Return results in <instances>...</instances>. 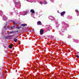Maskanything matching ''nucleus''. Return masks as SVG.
<instances>
[{
    "instance_id": "nucleus-13",
    "label": "nucleus",
    "mask_w": 79,
    "mask_h": 79,
    "mask_svg": "<svg viewBox=\"0 0 79 79\" xmlns=\"http://www.w3.org/2000/svg\"><path fill=\"white\" fill-rule=\"evenodd\" d=\"M14 40L15 42H17V40H18L16 38H15Z\"/></svg>"
},
{
    "instance_id": "nucleus-6",
    "label": "nucleus",
    "mask_w": 79,
    "mask_h": 79,
    "mask_svg": "<svg viewBox=\"0 0 79 79\" xmlns=\"http://www.w3.org/2000/svg\"><path fill=\"white\" fill-rule=\"evenodd\" d=\"M64 14H65V11H63L62 12H61L60 15L61 16H63V15H64Z\"/></svg>"
},
{
    "instance_id": "nucleus-25",
    "label": "nucleus",
    "mask_w": 79,
    "mask_h": 79,
    "mask_svg": "<svg viewBox=\"0 0 79 79\" xmlns=\"http://www.w3.org/2000/svg\"><path fill=\"white\" fill-rule=\"evenodd\" d=\"M16 32H18V31H17Z\"/></svg>"
},
{
    "instance_id": "nucleus-12",
    "label": "nucleus",
    "mask_w": 79,
    "mask_h": 79,
    "mask_svg": "<svg viewBox=\"0 0 79 79\" xmlns=\"http://www.w3.org/2000/svg\"><path fill=\"white\" fill-rule=\"evenodd\" d=\"M44 5H46V4H47V2L46 1H44L43 3Z\"/></svg>"
},
{
    "instance_id": "nucleus-14",
    "label": "nucleus",
    "mask_w": 79,
    "mask_h": 79,
    "mask_svg": "<svg viewBox=\"0 0 79 79\" xmlns=\"http://www.w3.org/2000/svg\"><path fill=\"white\" fill-rule=\"evenodd\" d=\"M14 33V31H11V32H10L9 33V34H13Z\"/></svg>"
},
{
    "instance_id": "nucleus-15",
    "label": "nucleus",
    "mask_w": 79,
    "mask_h": 79,
    "mask_svg": "<svg viewBox=\"0 0 79 79\" xmlns=\"http://www.w3.org/2000/svg\"><path fill=\"white\" fill-rule=\"evenodd\" d=\"M16 28L17 29H20V28H21V26L20 27H18V26H17L16 27Z\"/></svg>"
},
{
    "instance_id": "nucleus-22",
    "label": "nucleus",
    "mask_w": 79,
    "mask_h": 79,
    "mask_svg": "<svg viewBox=\"0 0 79 79\" xmlns=\"http://www.w3.org/2000/svg\"><path fill=\"white\" fill-rule=\"evenodd\" d=\"M40 4H41V5H42V2H40Z\"/></svg>"
},
{
    "instance_id": "nucleus-27",
    "label": "nucleus",
    "mask_w": 79,
    "mask_h": 79,
    "mask_svg": "<svg viewBox=\"0 0 79 79\" xmlns=\"http://www.w3.org/2000/svg\"><path fill=\"white\" fill-rule=\"evenodd\" d=\"M49 28H51V27H50Z\"/></svg>"
},
{
    "instance_id": "nucleus-19",
    "label": "nucleus",
    "mask_w": 79,
    "mask_h": 79,
    "mask_svg": "<svg viewBox=\"0 0 79 79\" xmlns=\"http://www.w3.org/2000/svg\"><path fill=\"white\" fill-rule=\"evenodd\" d=\"M64 29H62V32H64Z\"/></svg>"
},
{
    "instance_id": "nucleus-1",
    "label": "nucleus",
    "mask_w": 79,
    "mask_h": 79,
    "mask_svg": "<svg viewBox=\"0 0 79 79\" xmlns=\"http://www.w3.org/2000/svg\"><path fill=\"white\" fill-rule=\"evenodd\" d=\"M0 15L1 16H3V19L4 21H6L7 19V18L3 15V12L2 10H0Z\"/></svg>"
},
{
    "instance_id": "nucleus-2",
    "label": "nucleus",
    "mask_w": 79,
    "mask_h": 79,
    "mask_svg": "<svg viewBox=\"0 0 79 79\" xmlns=\"http://www.w3.org/2000/svg\"><path fill=\"white\" fill-rule=\"evenodd\" d=\"M11 37H12V35H8L7 36H5V38L6 39H10Z\"/></svg>"
},
{
    "instance_id": "nucleus-23",
    "label": "nucleus",
    "mask_w": 79,
    "mask_h": 79,
    "mask_svg": "<svg viewBox=\"0 0 79 79\" xmlns=\"http://www.w3.org/2000/svg\"><path fill=\"white\" fill-rule=\"evenodd\" d=\"M77 58H79V56L78 55H77Z\"/></svg>"
},
{
    "instance_id": "nucleus-7",
    "label": "nucleus",
    "mask_w": 79,
    "mask_h": 79,
    "mask_svg": "<svg viewBox=\"0 0 79 79\" xmlns=\"http://www.w3.org/2000/svg\"><path fill=\"white\" fill-rule=\"evenodd\" d=\"M13 44H11L10 45L9 47L10 48H12V47H13Z\"/></svg>"
},
{
    "instance_id": "nucleus-28",
    "label": "nucleus",
    "mask_w": 79,
    "mask_h": 79,
    "mask_svg": "<svg viewBox=\"0 0 79 79\" xmlns=\"http://www.w3.org/2000/svg\"><path fill=\"white\" fill-rule=\"evenodd\" d=\"M67 25V27H68V25Z\"/></svg>"
},
{
    "instance_id": "nucleus-3",
    "label": "nucleus",
    "mask_w": 79,
    "mask_h": 79,
    "mask_svg": "<svg viewBox=\"0 0 79 79\" xmlns=\"http://www.w3.org/2000/svg\"><path fill=\"white\" fill-rule=\"evenodd\" d=\"M40 34H41V35H42V34H43L44 30L42 29H41L40 30Z\"/></svg>"
},
{
    "instance_id": "nucleus-10",
    "label": "nucleus",
    "mask_w": 79,
    "mask_h": 79,
    "mask_svg": "<svg viewBox=\"0 0 79 79\" xmlns=\"http://www.w3.org/2000/svg\"><path fill=\"white\" fill-rule=\"evenodd\" d=\"M14 0V2H15V5H18V4H19L18 2H15V0Z\"/></svg>"
},
{
    "instance_id": "nucleus-31",
    "label": "nucleus",
    "mask_w": 79,
    "mask_h": 79,
    "mask_svg": "<svg viewBox=\"0 0 79 79\" xmlns=\"http://www.w3.org/2000/svg\"><path fill=\"white\" fill-rule=\"evenodd\" d=\"M65 26H66V25H65Z\"/></svg>"
},
{
    "instance_id": "nucleus-21",
    "label": "nucleus",
    "mask_w": 79,
    "mask_h": 79,
    "mask_svg": "<svg viewBox=\"0 0 79 79\" xmlns=\"http://www.w3.org/2000/svg\"><path fill=\"white\" fill-rule=\"evenodd\" d=\"M76 42L77 43L78 42H79V41L78 40H76Z\"/></svg>"
},
{
    "instance_id": "nucleus-16",
    "label": "nucleus",
    "mask_w": 79,
    "mask_h": 79,
    "mask_svg": "<svg viewBox=\"0 0 79 79\" xmlns=\"http://www.w3.org/2000/svg\"><path fill=\"white\" fill-rule=\"evenodd\" d=\"M56 25L57 27H58V23H56Z\"/></svg>"
},
{
    "instance_id": "nucleus-9",
    "label": "nucleus",
    "mask_w": 79,
    "mask_h": 79,
    "mask_svg": "<svg viewBox=\"0 0 79 79\" xmlns=\"http://www.w3.org/2000/svg\"><path fill=\"white\" fill-rule=\"evenodd\" d=\"M28 12H24V14L23 15V16H24V15H26L27 13H28Z\"/></svg>"
},
{
    "instance_id": "nucleus-11",
    "label": "nucleus",
    "mask_w": 79,
    "mask_h": 79,
    "mask_svg": "<svg viewBox=\"0 0 79 79\" xmlns=\"http://www.w3.org/2000/svg\"><path fill=\"white\" fill-rule=\"evenodd\" d=\"M22 26H23L24 27V26H27V24H22L21 25Z\"/></svg>"
},
{
    "instance_id": "nucleus-29",
    "label": "nucleus",
    "mask_w": 79,
    "mask_h": 79,
    "mask_svg": "<svg viewBox=\"0 0 79 79\" xmlns=\"http://www.w3.org/2000/svg\"><path fill=\"white\" fill-rule=\"evenodd\" d=\"M7 28H9V27H7Z\"/></svg>"
},
{
    "instance_id": "nucleus-24",
    "label": "nucleus",
    "mask_w": 79,
    "mask_h": 79,
    "mask_svg": "<svg viewBox=\"0 0 79 79\" xmlns=\"http://www.w3.org/2000/svg\"><path fill=\"white\" fill-rule=\"evenodd\" d=\"M71 36H70H70H69L68 37V38H71Z\"/></svg>"
},
{
    "instance_id": "nucleus-4",
    "label": "nucleus",
    "mask_w": 79,
    "mask_h": 79,
    "mask_svg": "<svg viewBox=\"0 0 79 79\" xmlns=\"http://www.w3.org/2000/svg\"><path fill=\"white\" fill-rule=\"evenodd\" d=\"M37 25H42V23H41V22L40 21H39L37 23Z\"/></svg>"
},
{
    "instance_id": "nucleus-17",
    "label": "nucleus",
    "mask_w": 79,
    "mask_h": 79,
    "mask_svg": "<svg viewBox=\"0 0 79 79\" xmlns=\"http://www.w3.org/2000/svg\"><path fill=\"white\" fill-rule=\"evenodd\" d=\"M6 26H7V24H6V26H5L4 27V29H6Z\"/></svg>"
},
{
    "instance_id": "nucleus-5",
    "label": "nucleus",
    "mask_w": 79,
    "mask_h": 79,
    "mask_svg": "<svg viewBox=\"0 0 79 79\" xmlns=\"http://www.w3.org/2000/svg\"><path fill=\"white\" fill-rule=\"evenodd\" d=\"M75 11H76V13H77V16H79V11L77 9Z\"/></svg>"
},
{
    "instance_id": "nucleus-26",
    "label": "nucleus",
    "mask_w": 79,
    "mask_h": 79,
    "mask_svg": "<svg viewBox=\"0 0 79 79\" xmlns=\"http://www.w3.org/2000/svg\"><path fill=\"white\" fill-rule=\"evenodd\" d=\"M20 44V43H18V45H19Z\"/></svg>"
},
{
    "instance_id": "nucleus-30",
    "label": "nucleus",
    "mask_w": 79,
    "mask_h": 79,
    "mask_svg": "<svg viewBox=\"0 0 79 79\" xmlns=\"http://www.w3.org/2000/svg\"><path fill=\"white\" fill-rule=\"evenodd\" d=\"M17 37H16V38H17Z\"/></svg>"
},
{
    "instance_id": "nucleus-8",
    "label": "nucleus",
    "mask_w": 79,
    "mask_h": 79,
    "mask_svg": "<svg viewBox=\"0 0 79 79\" xmlns=\"http://www.w3.org/2000/svg\"><path fill=\"white\" fill-rule=\"evenodd\" d=\"M31 12L32 13H35V12L34 11V10L33 9H31L30 10Z\"/></svg>"
},
{
    "instance_id": "nucleus-20",
    "label": "nucleus",
    "mask_w": 79,
    "mask_h": 79,
    "mask_svg": "<svg viewBox=\"0 0 79 79\" xmlns=\"http://www.w3.org/2000/svg\"><path fill=\"white\" fill-rule=\"evenodd\" d=\"M13 27H14V28H15V26H13V27H11V29H13Z\"/></svg>"
},
{
    "instance_id": "nucleus-18",
    "label": "nucleus",
    "mask_w": 79,
    "mask_h": 79,
    "mask_svg": "<svg viewBox=\"0 0 79 79\" xmlns=\"http://www.w3.org/2000/svg\"><path fill=\"white\" fill-rule=\"evenodd\" d=\"M13 23H14V25H17V23H15V22H14Z\"/></svg>"
}]
</instances>
